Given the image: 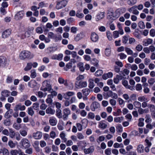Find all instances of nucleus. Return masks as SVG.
I'll return each mask as SVG.
<instances>
[{"label": "nucleus", "instance_id": "obj_55", "mask_svg": "<svg viewBox=\"0 0 155 155\" xmlns=\"http://www.w3.org/2000/svg\"><path fill=\"white\" fill-rule=\"evenodd\" d=\"M120 32L117 31H114L113 32V35L114 38H117L119 37Z\"/></svg>", "mask_w": 155, "mask_h": 155}, {"label": "nucleus", "instance_id": "obj_1", "mask_svg": "<svg viewBox=\"0 0 155 155\" xmlns=\"http://www.w3.org/2000/svg\"><path fill=\"white\" fill-rule=\"evenodd\" d=\"M34 55L28 51H23L19 55V58L21 60H24L26 59H31L33 58Z\"/></svg>", "mask_w": 155, "mask_h": 155}, {"label": "nucleus", "instance_id": "obj_54", "mask_svg": "<svg viewBox=\"0 0 155 155\" xmlns=\"http://www.w3.org/2000/svg\"><path fill=\"white\" fill-rule=\"evenodd\" d=\"M139 27L141 29H144L145 28L144 23L142 21H140L138 24Z\"/></svg>", "mask_w": 155, "mask_h": 155}, {"label": "nucleus", "instance_id": "obj_39", "mask_svg": "<svg viewBox=\"0 0 155 155\" xmlns=\"http://www.w3.org/2000/svg\"><path fill=\"white\" fill-rule=\"evenodd\" d=\"M9 91L7 90H5L3 91L1 93L2 96L7 97L9 96Z\"/></svg>", "mask_w": 155, "mask_h": 155}, {"label": "nucleus", "instance_id": "obj_47", "mask_svg": "<svg viewBox=\"0 0 155 155\" xmlns=\"http://www.w3.org/2000/svg\"><path fill=\"white\" fill-rule=\"evenodd\" d=\"M125 51L128 55H132L133 53V51L128 48H125Z\"/></svg>", "mask_w": 155, "mask_h": 155}, {"label": "nucleus", "instance_id": "obj_30", "mask_svg": "<svg viewBox=\"0 0 155 155\" xmlns=\"http://www.w3.org/2000/svg\"><path fill=\"white\" fill-rule=\"evenodd\" d=\"M9 137L11 138H13L15 137V131L12 128H9Z\"/></svg>", "mask_w": 155, "mask_h": 155}, {"label": "nucleus", "instance_id": "obj_28", "mask_svg": "<svg viewBox=\"0 0 155 155\" xmlns=\"http://www.w3.org/2000/svg\"><path fill=\"white\" fill-rule=\"evenodd\" d=\"M98 127L100 128L104 129L107 127V125L103 121H101L99 122Z\"/></svg>", "mask_w": 155, "mask_h": 155}, {"label": "nucleus", "instance_id": "obj_3", "mask_svg": "<svg viewBox=\"0 0 155 155\" xmlns=\"http://www.w3.org/2000/svg\"><path fill=\"white\" fill-rule=\"evenodd\" d=\"M117 12V11L114 13L112 11H108L107 14V18L110 20V22L111 23L113 20H115L120 16V14Z\"/></svg>", "mask_w": 155, "mask_h": 155}, {"label": "nucleus", "instance_id": "obj_59", "mask_svg": "<svg viewBox=\"0 0 155 155\" xmlns=\"http://www.w3.org/2000/svg\"><path fill=\"white\" fill-rule=\"evenodd\" d=\"M105 137L103 136H100L97 139V141L98 143L102 142L105 140Z\"/></svg>", "mask_w": 155, "mask_h": 155}, {"label": "nucleus", "instance_id": "obj_2", "mask_svg": "<svg viewBox=\"0 0 155 155\" xmlns=\"http://www.w3.org/2000/svg\"><path fill=\"white\" fill-rule=\"evenodd\" d=\"M41 90L45 92L46 91H52L51 85L50 81L48 80H45L43 81L42 83V86Z\"/></svg>", "mask_w": 155, "mask_h": 155}, {"label": "nucleus", "instance_id": "obj_29", "mask_svg": "<svg viewBox=\"0 0 155 155\" xmlns=\"http://www.w3.org/2000/svg\"><path fill=\"white\" fill-rule=\"evenodd\" d=\"M104 12L99 13L97 16L96 21H98L104 18Z\"/></svg>", "mask_w": 155, "mask_h": 155}, {"label": "nucleus", "instance_id": "obj_37", "mask_svg": "<svg viewBox=\"0 0 155 155\" xmlns=\"http://www.w3.org/2000/svg\"><path fill=\"white\" fill-rule=\"evenodd\" d=\"M8 144L9 146L11 148H14L16 146L15 144L13 142L10 140L8 142Z\"/></svg>", "mask_w": 155, "mask_h": 155}, {"label": "nucleus", "instance_id": "obj_25", "mask_svg": "<svg viewBox=\"0 0 155 155\" xmlns=\"http://www.w3.org/2000/svg\"><path fill=\"white\" fill-rule=\"evenodd\" d=\"M81 92L84 96H87L89 94L90 91L89 89L86 88L82 89Z\"/></svg>", "mask_w": 155, "mask_h": 155}, {"label": "nucleus", "instance_id": "obj_6", "mask_svg": "<svg viewBox=\"0 0 155 155\" xmlns=\"http://www.w3.org/2000/svg\"><path fill=\"white\" fill-rule=\"evenodd\" d=\"M68 0H63L60 2H58L56 6L57 9H59L65 7L67 5Z\"/></svg>", "mask_w": 155, "mask_h": 155}, {"label": "nucleus", "instance_id": "obj_26", "mask_svg": "<svg viewBox=\"0 0 155 155\" xmlns=\"http://www.w3.org/2000/svg\"><path fill=\"white\" fill-rule=\"evenodd\" d=\"M153 40L150 38H148L147 39L143 41V45L145 46H147L150 44H151L152 43Z\"/></svg>", "mask_w": 155, "mask_h": 155}, {"label": "nucleus", "instance_id": "obj_42", "mask_svg": "<svg viewBox=\"0 0 155 155\" xmlns=\"http://www.w3.org/2000/svg\"><path fill=\"white\" fill-rule=\"evenodd\" d=\"M72 55V57L73 58H76L78 60H80V57L77 55V53L76 51H73L71 52V54Z\"/></svg>", "mask_w": 155, "mask_h": 155}, {"label": "nucleus", "instance_id": "obj_62", "mask_svg": "<svg viewBox=\"0 0 155 155\" xmlns=\"http://www.w3.org/2000/svg\"><path fill=\"white\" fill-rule=\"evenodd\" d=\"M111 53V50L110 49L107 48L105 51V54L107 56H109L110 55Z\"/></svg>", "mask_w": 155, "mask_h": 155}, {"label": "nucleus", "instance_id": "obj_41", "mask_svg": "<svg viewBox=\"0 0 155 155\" xmlns=\"http://www.w3.org/2000/svg\"><path fill=\"white\" fill-rule=\"evenodd\" d=\"M3 123L6 126H9L11 124V120L9 119H7L4 120Z\"/></svg>", "mask_w": 155, "mask_h": 155}, {"label": "nucleus", "instance_id": "obj_22", "mask_svg": "<svg viewBox=\"0 0 155 155\" xmlns=\"http://www.w3.org/2000/svg\"><path fill=\"white\" fill-rule=\"evenodd\" d=\"M49 122L51 125L55 126L57 124V121L55 118H50L49 120Z\"/></svg>", "mask_w": 155, "mask_h": 155}, {"label": "nucleus", "instance_id": "obj_34", "mask_svg": "<svg viewBox=\"0 0 155 155\" xmlns=\"http://www.w3.org/2000/svg\"><path fill=\"white\" fill-rule=\"evenodd\" d=\"M38 9L40 8H43L46 7V4L45 3L43 2H40L38 5Z\"/></svg>", "mask_w": 155, "mask_h": 155}, {"label": "nucleus", "instance_id": "obj_16", "mask_svg": "<svg viewBox=\"0 0 155 155\" xmlns=\"http://www.w3.org/2000/svg\"><path fill=\"white\" fill-rule=\"evenodd\" d=\"M23 15V12L19 11L15 15V18L17 20H20L22 18Z\"/></svg>", "mask_w": 155, "mask_h": 155}, {"label": "nucleus", "instance_id": "obj_20", "mask_svg": "<svg viewBox=\"0 0 155 155\" xmlns=\"http://www.w3.org/2000/svg\"><path fill=\"white\" fill-rule=\"evenodd\" d=\"M58 81L60 84H64L65 86L67 87L68 86V84L67 80H64L62 78H59L58 79Z\"/></svg>", "mask_w": 155, "mask_h": 155}, {"label": "nucleus", "instance_id": "obj_38", "mask_svg": "<svg viewBox=\"0 0 155 155\" xmlns=\"http://www.w3.org/2000/svg\"><path fill=\"white\" fill-rule=\"evenodd\" d=\"M117 27L119 29V31L120 32V34L121 35H122L124 34V32L122 28V27L121 26L120 23H118L117 24Z\"/></svg>", "mask_w": 155, "mask_h": 155}, {"label": "nucleus", "instance_id": "obj_50", "mask_svg": "<svg viewBox=\"0 0 155 155\" xmlns=\"http://www.w3.org/2000/svg\"><path fill=\"white\" fill-rule=\"evenodd\" d=\"M13 127L16 130H19L21 127V124H18L16 123H14L13 125Z\"/></svg>", "mask_w": 155, "mask_h": 155}, {"label": "nucleus", "instance_id": "obj_21", "mask_svg": "<svg viewBox=\"0 0 155 155\" xmlns=\"http://www.w3.org/2000/svg\"><path fill=\"white\" fill-rule=\"evenodd\" d=\"M113 74L111 72H109L107 74H104L102 76V78L104 80H106L108 78H112Z\"/></svg>", "mask_w": 155, "mask_h": 155}, {"label": "nucleus", "instance_id": "obj_52", "mask_svg": "<svg viewBox=\"0 0 155 155\" xmlns=\"http://www.w3.org/2000/svg\"><path fill=\"white\" fill-rule=\"evenodd\" d=\"M20 134L23 137H25L27 135V132L25 130H21L20 131Z\"/></svg>", "mask_w": 155, "mask_h": 155}, {"label": "nucleus", "instance_id": "obj_17", "mask_svg": "<svg viewBox=\"0 0 155 155\" xmlns=\"http://www.w3.org/2000/svg\"><path fill=\"white\" fill-rule=\"evenodd\" d=\"M107 94L109 96H111L112 98L116 99L118 98V96L117 94L115 93H113L111 91H109L107 92Z\"/></svg>", "mask_w": 155, "mask_h": 155}, {"label": "nucleus", "instance_id": "obj_48", "mask_svg": "<svg viewBox=\"0 0 155 155\" xmlns=\"http://www.w3.org/2000/svg\"><path fill=\"white\" fill-rule=\"evenodd\" d=\"M28 85L30 87L33 88L36 85V83L35 81H33L29 82Z\"/></svg>", "mask_w": 155, "mask_h": 155}, {"label": "nucleus", "instance_id": "obj_58", "mask_svg": "<svg viewBox=\"0 0 155 155\" xmlns=\"http://www.w3.org/2000/svg\"><path fill=\"white\" fill-rule=\"evenodd\" d=\"M81 36H82V35L81 34H78L75 38V40L76 41H79L82 38Z\"/></svg>", "mask_w": 155, "mask_h": 155}, {"label": "nucleus", "instance_id": "obj_46", "mask_svg": "<svg viewBox=\"0 0 155 155\" xmlns=\"http://www.w3.org/2000/svg\"><path fill=\"white\" fill-rule=\"evenodd\" d=\"M148 107L150 109L151 112L155 110V106L153 104H148Z\"/></svg>", "mask_w": 155, "mask_h": 155}, {"label": "nucleus", "instance_id": "obj_4", "mask_svg": "<svg viewBox=\"0 0 155 155\" xmlns=\"http://www.w3.org/2000/svg\"><path fill=\"white\" fill-rule=\"evenodd\" d=\"M87 83L86 81H77L75 83V87L77 89L81 88L87 86Z\"/></svg>", "mask_w": 155, "mask_h": 155}, {"label": "nucleus", "instance_id": "obj_64", "mask_svg": "<svg viewBox=\"0 0 155 155\" xmlns=\"http://www.w3.org/2000/svg\"><path fill=\"white\" fill-rule=\"evenodd\" d=\"M149 84L150 85H153L155 82V79L152 78H151L149 79L148 81Z\"/></svg>", "mask_w": 155, "mask_h": 155}, {"label": "nucleus", "instance_id": "obj_63", "mask_svg": "<svg viewBox=\"0 0 155 155\" xmlns=\"http://www.w3.org/2000/svg\"><path fill=\"white\" fill-rule=\"evenodd\" d=\"M150 36L154 37L155 36V30L154 29H151L150 31Z\"/></svg>", "mask_w": 155, "mask_h": 155}, {"label": "nucleus", "instance_id": "obj_44", "mask_svg": "<svg viewBox=\"0 0 155 155\" xmlns=\"http://www.w3.org/2000/svg\"><path fill=\"white\" fill-rule=\"evenodd\" d=\"M28 114L31 116H33L34 114V111L31 107H28Z\"/></svg>", "mask_w": 155, "mask_h": 155}, {"label": "nucleus", "instance_id": "obj_8", "mask_svg": "<svg viewBox=\"0 0 155 155\" xmlns=\"http://www.w3.org/2000/svg\"><path fill=\"white\" fill-rule=\"evenodd\" d=\"M7 64L6 58L3 56H0V66L2 67H5Z\"/></svg>", "mask_w": 155, "mask_h": 155}, {"label": "nucleus", "instance_id": "obj_36", "mask_svg": "<svg viewBox=\"0 0 155 155\" xmlns=\"http://www.w3.org/2000/svg\"><path fill=\"white\" fill-rule=\"evenodd\" d=\"M32 67V63H28L27 66L24 68V70L26 71L30 70L31 68Z\"/></svg>", "mask_w": 155, "mask_h": 155}, {"label": "nucleus", "instance_id": "obj_5", "mask_svg": "<svg viewBox=\"0 0 155 155\" xmlns=\"http://www.w3.org/2000/svg\"><path fill=\"white\" fill-rule=\"evenodd\" d=\"M20 144L25 148L28 147L30 145L29 141L27 139L25 138H23L21 140Z\"/></svg>", "mask_w": 155, "mask_h": 155}, {"label": "nucleus", "instance_id": "obj_32", "mask_svg": "<svg viewBox=\"0 0 155 155\" xmlns=\"http://www.w3.org/2000/svg\"><path fill=\"white\" fill-rule=\"evenodd\" d=\"M56 115L59 119L62 117L61 111L59 109H57L56 110Z\"/></svg>", "mask_w": 155, "mask_h": 155}, {"label": "nucleus", "instance_id": "obj_45", "mask_svg": "<svg viewBox=\"0 0 155 155\" xmlns=\"http://www.w3.org/2000/svg\"><path fill=\"white\" fill-rule=\"evenodd\" d=\"M144 120V119L142 118H140L139 119V123L138 125L139 127H143L144 125V123L143 121Z\"/></svg>", "mask_w": 155, "mask_h": 155}, {"label": "nucleus", "instance_id": "obj_27", "mask_svg": "<svg viewBox=\"0 0 155 155\" xmlns=\"http://www.w3.org/2000/svg\"><path fill=\"white\" fill-rule=\"evenodd\" d=\"M59 136L64 142H65L67 141V138L66 137V135L64 132H61Z\"/></svg>", "mask_w": 155, "mask_h": 155}, {"label": "nucleus", "instance_id": "obj_18", "mask_svg": "<svg viewBox=\"0 0 155 155\" xmlns=\"http://www.w3.org/2000/svg\"><path fill=\"white\" fill-rule=\"evenodd\" d=\"M63 54H59L58 55L55 54L53 55L52 57V59L54 60H61L63 58Z\"/></svg>", "mask_w": 155, "mask_h": 155}, {"label": "nucleus", "instance_id": "obj_23", "mask_svg": "<svg viewBox=\"0 0 155 155\" xmlns=\"http://www.w3.org/2000/svg\"><path fill=\"white\" fill-rule=\"evenodd\" d=\"M94 149L92 147H91L88 149H85L84 150V152L85 154L91 153L94 152Z\"/></svg>", "mask_w": 155, "mask_h": 155}, {"label": "nucleus", "instance_id": "obj_11", "mask_svg": "<svg viewBox=\"0 0 155 155\" xmlns=\"http://www.w3.org/2000/svg\"><path fill=\"white\" fill-rule=\"evenodd\" d=\"M11 33V29H7L4 31L2 33V37L3 38H5L8 37Z\"/></svg>", "mask_w": 155, "mask_h": 155}, {"label": "nucleus", "instance_id": "obj_61", "mask_svg": "<svg viewBox=\"0 0 155 155\" xmlns=\"http://www.w3.org/2000/svg\"><path fill=\"white\" fill-rule=\"evenodd\" d=\"M109 102L112 106H115L116 104V101L114 99H110L109 100Z\"/></svg>", "mask_w": 155, "mask_h": 155}, {"label": "nucleus", "instance_id": "obj_57", "mask_svg": "<svg viewBox=\"0 0 155 155\" xmlns=\"http://www.w3.org/2000/svg\"><path fill=\"white\" fill-rule=\"evenodd\" d=\"M103 74V71L101 70H98L95 73V75L97 77L101 76Z\"/></svg>", "mask_w": 155, "mask_h": 155}, {"label": "nucleus", "instance_id": "obj_40", "mask_svg": "<svg viewBox=\"0 0 155 155\" xmlns=\"http://www.w3.org/2000/svg\"><path fill=\"white\" fill-rule=\"evenodd\" d=\"M138 100L140 102H144L145 101H148L147 99L144 96H140L138 97Z\"/></svg>", "mask_w": 155, "mask_h": 155}, {"label": "nucleus", "instance_id": "obj_51", "mask_svg": "<svg viewBox=\"0 0 155 155\" xmlns=\"http://www.w3.org/2000/svg\"><path fill=\"white\" fill-rule=\"evenodd\" d=\"M137 0H128L127 3L130 5H133L137 2Z\"/></svg>", "mask_w": 155, "mask_h": 155}, {"label": "nucleus", "instance_id": "obj_19", "mask_svg": "<svg viewBox=\"0 0 155 155\" xmlns=\"http://www.w3.org/2000/svg\"><path fill=\"white\" fill-rule=\"evenodd\" d=\"M94 79L90 78L88 80V87L90 89H92L94 88L95 86V84L94 83Z\"/></svg>", "mask_w": 155, "mask_h": 155}, {"label": "nucleus", "instance_id": "obj_43", "mask_svg": "<svg viewBox=\"0 0 155 155\" xmlns=\"http://www.w3.org/2000/svg\"><path fill=\"white\" fill-rule=\"evenodd\" d=\"M134 107L137 108H140L141 106V103L139 101H134Z\"/></svg>", "mask_w": 155, "mask_h": 155}, {"label": "nucleus", "instance_id": "obj_31", "mask_svg": "<svg viewBox=\"0 0 155 155\" xmlns=\"http://www.w3.org/2000/svg\"><path fill=\"white\" fill-rule=\"evenodd\" d=\"M47 114H54L55 111L50 107H48L46 110Z\"/></svg>", "mask_w": 155, "mask_h": 155}, {"label": "nucleus", "instance_id": "obj_33", "mask_svg": "<svg viewBox=\"0 0 155 155\" xmlns=\"http://www.w3.org/2000/svg\"><path fill=\"white\" fill-rule=\"evenodd\" d=\"M47 97V98L46 100V102L48 104H51L52 102V98H53V97L51 95H48Z\"/></svg>", "mask_w": 155, "mask_h": 155}, {"label": "nucleus", "instance_id": "obj_7", "mask_svg": "<svg viewBox=\"0 0 155 155\" xmlns=\"http://www.w3.org/2000/svg\"><path fill=\"white\" fill-rule=\"evenodd\" d=\"M63 119L65 120L67 119L69 115L71 114V111L68 108L64 109L63 110Z\"/></svg>", "mask_w": 155, "mask_h": 155}, {"label": "nucleus", "instance_id": "obj_13", "mask_svg": "<svg viewBox=\"0 0 155 155\" xmlns=\"http://www.w3.org/2000/svg\"><path fill=\"white\" fill-rule=\"evenodd\" d=\"M75 95V93L73 91H68L63 95L64 97L66 100H68L70 97Z\"/></svg>", "mask_w": 155, "mask_h": 155}, {"label": "nucleus", "instance_id": "obj_24", "mask_svg": "<svg viewBox=\"0 0 155 155\" xmlns=\"http://www.w3.org/2000/svg\"><path fill=\"white\" fill-rule=\"evenodd\" d=\"M137 152L138 153H141L144 151V147L142 144L138 145L137 149Z\"/></svg>", "mask_w": 155, "mask_h": 155}, {"label": "nucleus", "instance_id": "obj_35", "mask_svg": "<svg viewBox=\"0 0 155 155\" xmlns=\"http://www.w3.org/2000/svg\"><path fill=\"white\" fill-rule=\"evenodd\" d=\"M123 120L124 117H115L114 118V121L117 123H121Z\"/></svg>", "mask_w": 155, "mask_h": 155}, {"label": "nucleus", "instance_id": "obj_9", "mask_svg": "<svg viewBox=\"0 0 155 155\" xmlns=\"http://www.w3.org/2000/svg\"><path fill=\"white\" fill-rule=\"evenodd\" d=\"M91 40L94 42H96L99 39V36L95 32L91 33Z\"/></svg>", "mask_w": 155, "mask_h": 155}, {"label": "nucleus", "instance_id": "obj_12", "mask_svg": "<svg viewBox=\"0 0 155 155\" xmlns=\"http://www.w3.org/2000/svg\"><path fill=\"white\" fill-rule=\"evenodd\" d=\"M25 107L24 105H22L21 103L16 105L14 108L15 111H17L19 110L23 111L25 110Z\"/></svg>", "mask_w": 155, "mask_h": 155}, {"label": "nucleus", "instance_id": "obj_53", "mask_svg": "<svg viewBox=\"0 0 155 155\" xmlns=\"http://www.w3.org/2000/svg\"><path fill=\"white\" fill-rule=\"evenodd\" d=\"M129 36H124L123 37L122 42L124 44H126L128 40Z\"/></svg>", "mask_w": 155, "mask_h": 155}, {"label": "nucleus", "instance_id": "obj_15", "mask_svg": "<svg viewBox=\"0 0 155 155\" xmlns=\"http://www.w3.org/2000/svg\"><path fill=\"white\" fill-rule=\"evenodd\" d=\"M91 107V110L94 111L95 110V109L100 107V104L98 102L94 101L92 104Z\"/></svg>", "mask_w": 155, "mask_h": 155}, {"label": "nucleus", "instance_id": "obj_56", "mask_svg": "<svg viewBox=\"0 0 155 155\" xmlns=\"http://www.w3.org/2000/svg\"><path fill=\"white\" fill-rule=\"evenodd\" d=\"M13 77L11 76H8L7 77L6 81L7 83H10L12 82Z\"/></svg>", "mask_w": 155, "mask_h": 155}, {"label": "nucleus", "instance_id": "obj_14", "mask_svg": "<svg viewBox=\"0 0 155 155\" xmlns=\"http://www.w3.org/2000/svg\"><path fill=\"white\" fill-rule=\"evenodd\" d=\"M42 134L40 131H37L33 134V137L35 139L38 140L40 139L42 137Z\"/></svg>", "mask_w": 155, "mask_h": 155}, {"label": "nucleus", "instance_id": "obj_10", "mask_svg": "<svg viewBox=\"0 0 155 155\" xmlns=\"http://www.w3.org/2000/svg\"><path fill=\"white\" fill-rule=\"evenodd\" d=\"M137 6H134L128 9L127 10L130 12H132L133 14L135 15H137L139 14V12L137 9Z\"/></svg>", "mask_w": 155, "mask_h": 155}, {"label": "nucleus", "instance_id": "obj_49", "mask_svg": "<svg viewBox=\"0 0 155 155\" xmlns=\"http://www.w3.org/2000/svg\"><path fill=\"white\" fill-rule=\"evenodd\" d=\"M20 153V151H19L17 150H12L10 152L11 155H17Z\"/></svg>", "mask_w": 155, "mask_h": 155}, {"label": "nucleus", "instance_id": "obj_60", "mask_svg": "<svg viewBox=\"0 0 155 155\" xmlns=\"http://www.w3.org/2000/svg\"><path fill=\"white\" fill-rule=\"evenodd\" d=\"M2 151L3 155H9V152L7 149L4 148L3 149Z\"/></svg>", "mask_w": 155, "mask_h": 155}]
</instances>
